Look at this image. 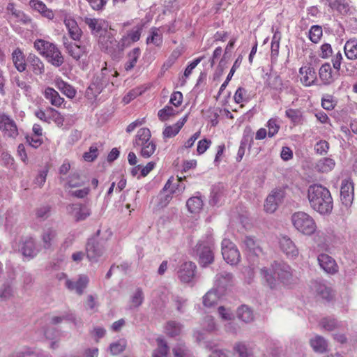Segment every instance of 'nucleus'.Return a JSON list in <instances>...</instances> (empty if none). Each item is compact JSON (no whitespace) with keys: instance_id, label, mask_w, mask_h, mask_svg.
<instances>
[{"instance_id":"f257e3e1","label":"nucleus","mask_w":357,"mask_h":357,"mask_svg":"<svg viewBox=\"0 0 357 357\" xmlns=\"http://www.w3.org/2000/svg\"><path fill=\"white\" fill-rule=\"evenodd\" d=\"M307 199L311 208L320 214H328L333 209L331 192L321 184H312L308 187Z\"/></svg>"},{"instance_id":"f03ea898","label":"nucleus","mask_w":357,"mask_h":357,"mask_svg":"<svg viewBox=\"0 0 357 357\" xmlns=\"http://www.w3.org/2000/svg\"><path fill=\"white\" fill-rule=\"evenodd\" d=\"M260 274L266 285L275 288L278 282L287 284L292 279V270L289 265L284 263H275L270 268H262Z\"/></svg>"},{"instance_id":"7ed1b4c3","label":"nucleus","mask_w":357,"mask_h":357,"mask_svg":"<svg viewBox=\"0 0 357 357\" xmlns=\"http://www.w3.org/2000/svg\"><path fill=\"white\" fill-rule=\"evenodd\" d=\"M132 145L134 148L140 149V155L149 158L156 150V144L151 139V133L149 128H142L135 135Z\"/></svg>"},{"instance_id":"20e7f679","label":"nucleus","mask_w":357,"mask_h":357,"mask_svg":"<svg viewBox=\"0 0 357 357\" xmlns=\"http://www.w3.org/2000/svg\"><path fill=\"white\" fill-rule=\"evenodd\" d=\"M214 241L211 235L203 236L196 245V252L199 257V263L206 267L214 261Z\"/></svg>"},{"instance_id":"39448f33","label":"nucleus","mask_w":357,"mask_h":357,"mask_svg":"<svg viewBox=\"0 0 357 357\" xmlns=\"http://www.w3.org/2000/svg\"><path fill=\"white\" fill-rule=\"evenodd\" d=\"M34 47L53 66L59 67L63 64V57L59 50L53 43L44 40H37L34 43Z\"/></svg>"},{"instance_id":"423d86ee","label":"nucleus","mask_w":357,"mask_h":357,"mask_svg":"<svg viewBox=\"0 0 357 357\" xmlns=\"http://www.w3.org/2000/svg\"><path fill=\"white\" fill-rule=\"evenodd\" d=\"M291 220L295 229L303 235L311 236L317 231L314 220L307 213L296 212L291 215Z\"/></svg>"},{"instance_id":"0eeeda50","label":"nucleus","mask_w":357,"mask_h":357,"mask_svg":"<svg viewBox=\"0 0 357 357\" xmlns=\"http://www.w3.org/2000/svg\"><path fill=\"white\" fill-rule=\"evenodd\" d=\"M92 33L99 38L98 41L103 48L108 50L116 44L114 39V29L109 24H89Z\"/></svg>"},{"instance_id":"6e6552de","label":"nucleus","mask_w":357,"mask_h":357,"mask_svg":"<svg viewBox=\"0 0 357 357\" xmlns=\"http://www.w3.org/2000/svg\"><path fill=\"white\" fill-rule=\"evenodd\" d=\"M185 178V176L183 178L178 177L176 179H174V177H170L167 180L162 188L163 192H168L165 197L164 202L165 205L172 199L173 195L180 196L184 192L186 187L184 183Z\"/></svg>"},{"instance_id":"1a4fd4ad","label":"nucleus","mask_w":357,"mask_h":357,"mask_svg":"<svg viewBox=\"0 0 357 357\" xmlns=\"http://www.w3.org/2000/svg\"><path fill=\"white\" fill-rule=\"evenodd\" d=\"M278 243L280 251L287 258L295 260L298 257L299 250L289 236L285 234L278 236Z\"/></svg>"},{"instance_id":"9d476101","label":"nucleus","mask_w":357,"mask_h":357,"mask_svg":"<svg viewBox=\"0 0 357 357\" xmlns=\"http://www.w3.org/2000/svg\"><path fill=\"white\" fill-rule=\"evenodd\" d=\"M222 255L227 264H237L241 260L240 252L236 245L228 238L222 241Z\"/></svg>"},{"instance_id":"9b49d317","label":"nucleus","mask_w":357,"mask_h":357,"mask_svg":"<svg viewBox=\"0 0 357 357\" xmlns=\"http://www.w3.org/2000/svg\"><path fill=\"white\" fill-rule=\"evenodd\" d=\"M0 131L3 137L13 139L19 135L15 121L5 114H0Z\"/></svg>"},{"instance_id":"f8f14e48","label":"nucleus","mask_w":357,"mask_h":357,"mask_svg":"<svg viewBox=\"0 0 357 357\" xmlns=\"http://www.w3.org/2000/svg\"><path fill=\"white\" fill-rule=\"evenodd\" d=\"M197 266L192 261H185L178 268L177 271L178 278L181 282L190 283L195 276Z\"/></svg>"},{"instance_id":"ddd939ff","label":"nucleus","mask_w":357,"mask_h":357,"mask_svg":"<svg viewBox=\"0 0 357 357\" xmlns=\"http://www.w3.org/2000/svg\"><path fill=\"white\" fill-rule=\"evenodd\" d=\"M284 197V192L280 189L273 190L267 197L264 209L267 213H272L275 212L278 204L282 202Z\"/></svg>"},{"instance_id":"4468645a","label":"nucleus","mask_w":357,"mask_h":357,"mask_svg":"<svg viewBox=\"0 0 357 357\" xmlns=\"http://www.w3.org/2000/svg\"><path fill=\"white\" fill-rule=\"evenodd\" d=\"M340 196L341 200L345 206L351 204L354 196V186L350 179H344L342 181Z\"/></svg>"},{"instance_id":"2eb2a0df","label":"nucleus","mask_w":357,"mask_h":357,"mask_svg":"<svg viewBox=\"0 0 357 357\" xmlns=\"http://www.w3.org/2000/svg\"><path fill=\"white\" fill-rule=\"evenodd\" d=\"M89 282V278L86 275H79L76 282L66 279V287L70 291H75L78 295H82Z\"/></svg>"},{"instance_id":"dca6fc26","label":"nucleus","mask_w":357,"mask_h":357,"mask_svg":"<svg viewBox=\"0 0 357 357\" xmlns=\"http://www.w3.org/2000/svg\"><path fill=\"white\" fill-rule=\"evenodd\" d=\"M104 249L101 245L95 240H90L86 245V254L88 259L91 263L98 261V258L102 255Z\"/></svg>"},{"instance_id":"f3484780","label":"nucleus","mask_w":357,"mask_h":357,"mask_svg":"<svg viewBox=\"0 0 357 357\" xmlns=\"http://www.w3.org/2000/svg\"><path fill=\"white\" fill-rule=\"evenodd\" d=\"M321 268L328 274H335L338 271V266L333 258L327 254H321L317 258Z\"/></svg>"},{"instance_id":"a211bd4d","label":"nucleus","mask_w":357,"mask_h":357,"mask_svg":"<svg viewBox=\"0 0 357 357\" xmlns=\"http://www.w3.org/2000/svg\"><path fill=\"white\" fill-rule=\"evenodd\" d=\"M18 249L21 250L24 257L30 258L35 257L39 251L33 238L31 237H26L22 239V246L21 248L18 246Z\"/></svg>"},{"instance_id":"6ab92c4d","label":"nucleus","mask_w":357,"mask_h":357,"mask_svg":"<svg viewBox=\"0 0 357 357\" xmlns=\"http://www.w3.org/2000/svg\"><path fill=\"white\" fill-rule=\"evenodd\" d=\"M301 81L306 86L312 85L317 80V73L311 66H302L299 69Z\"/></svg>"},{"instance_id":"aec40b11","label":"nucleus","mask_w":357,"mask_h":357,"mask_svg":"<svg viewBox=\"0 0 357 357\" xmlns=\"http://www.w3.org/2000/svg\"><path fill=\"white\" fill-rule=\"evenodd\" d=\"M67 210L74 216L77 221L83 220L91 214V211L87 206L79 204L69 205L67 207Z\"/></svg>"},{"instance_id":"412c9836","label":"nucleus","mask_w":357,"mask_h":357,"mask_svg":"<svg viewBox=\"0 0 357 357\" xmlns=\"http://www.w3.org/2000/svg\"><path fill=\"white\" fill-rule=\"evenodd\" d=\"M57 239L56 231L52 227L44 229L41 234L43 246L45 249H51L56 243Z\"/></svg>"},{"instance_id":"4be33fe9","label":"nucleus","mask_w":357,"mask_h":357,"mask_svg":"<svg viewBox=\"0 0 357 357\" xmlns=\"http://www.w3.org/2000/svg\"><path fill=\"white\" fill-rule=\"evenodd\" d=\"M233 284V275L227 272H222L215 276V285L220 290L227 289Z\"/></svg>"},{"instance_id":"5701e85b","label":"nucleus","mask_w":357,"mask_h":357,"mask_svg":"<svg viewBox=\"0 0 357 357\" xmlns=\"http://www.w3.org/2000/svg\"><path fill=\"white\" fill-rule=\"evenodd\" d=\"M319 76L325 85L332 84L335 79V76L332 73V68L328 63H325L321 66L319 70Z\"/></svg>"},{"instance_id":"b1692460","label":"nucleus","mask_w":357,"mask_h":357,"mask_svg":"<svg viewBox=\"0 0 357 357\" xmlns=\"http://www.w3.org/2000/svg\"><path fill=\"white\" fill-rule=\"evenodd\" d=\"M29 68L35 75H42L45 72V66L43 61L35 54H30L27 58Z\"/></svg>"},{"instance_id":"393cba45","label":"nucleus","mask_w":357,"mask_h":357,"mask_svg":"<svg viewBox=\"0 0 357 357\" xmlns=\"http://www.w3.org/2000/svg\"><path fill=\"white\" fill-rule=\"evenodd\" d=\"M12 60L15 68L20 73L26 68L25 56L20 48H16L12 53Z\"/></svg>"},{"instance_id":"a878e982","label":"nucleus","mask_w":357,"mask_h":357,"mask_svg":"<svg viewBox=\"0 0 357 357\" xmlns=\"http://www.w3.org/2000/svg\"><path fill=\"white\" fill-rule=\"evenodd\" d=\"M187 119L188 116H185L174 125L166 127L162 132L163 137L171 138L176 136L187 121Z\"/></svg>"},{"instance_id":"bb28decb","label":"nucleus","mask_w":357,"mask_h":357,"mask_svg":"<svg viewBox=\"0 0 357 357\" xmlns=\"http://www.w3.org/2000/svg\"><path fill=\"white\" fill-rule=\"evenodd\" d=\"M29 5L33 10L40 13L47 19L52 20L54 18V15L53 11L48 9L43 1L39 0H31Z\"/></svg>"},{"instance_id":"cd10ccee","label":"nucleus","mask_w":357,"mask_h":357,"mask_svg":"<svg viewBox=\"0 0 357 357\" xmlns=\"http://www.w3.org/2000/svg\"><path fill=\"white\" fill-rule=\"evenodd\" d=\"M335 166V162L331 158H323L319 160L314 166L316 171L321 173H328L332 171Z\"/></svg>"},{"instance_id":"c85d7f7f","label":"nucleus","mask_w":357,"mask_h":357,"mask_svg":"<svg viewBox=\"0 0 357 357\" xmlns=\"http://www.w3.org/2000/svg\"><path fill=\"white\" fill-rule=\"evenodd\" d=\"M44 96L52 105L57 107H61L64 102V99L60 96L59 93L51 87L45 89Z\"/></svg>"},{"instance_id":"c756f323","label":"nucleus","mask_w":357,"mask_h":357,"mask_svg":"<svg viewBox=\"0 0 357 357\" xmlns=\"http://www.w3.org/2000/svg\"><path fill=\"white\" fill-rule=\"evenodd\" d=\"M55 86L68 98H73L76 95L75 89L69 84L64 82L61 78L55 79Z\"/></svg>"},{"instance_id":"7c9ffc66","label":"nucleus","mask_w":357,"mask_h":357,"mask_svg":"<svg viewBox=\"0 0 357 357\" xmlns=\"http://www.w3.org/2000/svg\"><path fill=\"white\" fill-rule=\"evenodd\" d=\"M68 53L75 60H79L86 54L85 47L75 43H64Z\"/></svg>"},{"instance_id":"2f4dec72","label":"nucleus","mask_w":357,"mask_h":357,"mask_svg":"<svg viewBox=\"0 0 357 357\" xmlns=\"http://www.w3.org/2000/svg\"><path fill=\"white\" fill-rule=\"evenodd\" d=\"M344 53L350 60L357 59V39L347 40L344 47Z\"/></svg>"},{"instance_id":"473e14b6","label":"nucleus","mask_w":357,"mask_h":357,"mask_svg":"<svg viewBox=\"0 0 357 357\" xmlns=\"http://www.w3.org/2000/svg\"><path fill=\"white\" fill-rule=\"evenodd\" d=\"M140 54L141 50L139 47L134 48L128 54V61L124 66L126 71L131 70L135 66Z\"/></svg>"},{"instance_id":"72a5a7b5","label":"nucleus","mask_w":357,"mask_h":357,"mask_svg":"<svg viewBox=\"0 0 357 357\" xmlns=\"http://www.w3.org/2000/svg\"><path fill=\"white\" fill-rule=\"evenodd\" d=\"M7 10L9 15H10V20H14L21 22H26L27 20L25 19L24 14L20 10H17L15 5L12 3H9L7 6Z\"/></svg>"},{"instance_id":"f704fd0d","label":"nucleus","mask_w":357,"mask_h":357,"mask_svg":"<svg viewBox=\"0 0 357 357\" xmlns=\"http://www.w3.org/2000/svg\"><path fill=\"white\" fill-rule=\"evenodd\" d=\"M156 341L157 348L153 352V357H167L169 352L167 342L161 337H158Z\"/></svg>"},{"instance_id":"c9c22d12","label":"nucleus","mask_w":357,"mask_h":357,"mask_svg":"<svg viewBox=\"0 0 357 357\" xmlns=\"http://www.w3.org/2000/svg\"><path fill=\"white\" fill-rule=\"evenodd\" d=\"M328 6L341 14H346L349 10V4L344 0H327Z\"/></svg>"},{"instance_id":"e433bc0d","label":"nucleus","mask_w":357,"mask_h":357,"mask_svg":"<svg viewBox=\"0 0 357 357\" xmlns=\"http://www.w3.org/2000/svg\"><path fill=\"white\" fill-rule=\"evenodd\" d=\"M310 345L316 352L319 353L325 352L327 348L326 341L319 335L310 340Z\"/></svg>"},{"instance_id":"4c0bfd02","label":"nucleus","mask_w":357,"mask_h":357,"mask_svg":"<svg viewBox=\"0 0 357 357\" xmlns=\"http://www.w3.org/2000/svg\"><path fill=\"white\" fill-rule=\"evenodd\" d=\"M186 206L190 213H198L202 208L203 201L199 197H192L188 199Z\"/></svg>"},{"instance_id":"58836bf2","label":"nucleus","mask_w":357,"mask_h":357,"mask_svg":"<svg viewBox=\"0 0 357 357\" xmlns=\"http://www.w3.org/2000/svg\"><path fill=\"white\" fill-rule=\"evenodd\" d=\"M141 31L142 27L137 26L133 29L122 39L123 45H129L134 42L138 41L140 38Z\"/></svg>"},{"instance_id":"ea45409f","label":"nucleus","mask_w":357,"mask_h":357,"mask_svg":"<svg viewBox=\"0 0 357 357\" xmlns=\"http://www.w3.org/2000/svg\"><path fill=\"white\" fill-rule=\"evenodd\" d=\"M165 329L167 335L174 337L180 334L182 330V325L177 321H169L167 323Z\"/></svg>"},{"instance_id":"a19ab883","label":"nucleus","mask_w":357,"mask_h":357,"mask_svg":"<svg viewBox=\"0 0 357 357\" xmlns=\"http://www.w3.org/2000/svg\"><path fill=\"white\" fill-rule=\"evenodd\" d=\"M266 126L268 129V136L273 137L278 132L280 128V121L278 117H273L267 121Z\"/></svg>"},{"instance_id":"79ce46f5","label":"nucleus","mask_w":357,"mask_h":357,"mask_svg":"<svg viewBox=\"0 0 357 357\" xmlns=\"http://www.w3.org/2000/svg\"><path fill=\"white\" fill-rule=\"evenodd\" d=\"M144 300V295L141 288H137L130 296V308L139 307Z\"/></svg>"},{"instance_id":"37998d69","label":"nucleus","mask_w":357,"mask_h":357,"mask_svg":"<svg viewBox=\"0 0 357 357\" xmlns=\"http://www.w3.org/2000/svg\"><path fill=\"white\" fill-rule=\"evenodd\" d=\"M238 317L243 321L248 323L253 320L254 314L249 307L242 305L238 309Z\"/></svg>"},{"instance_id":"c03bdc74","label":"nucleus","mask_w":357,"mask_h":357,"mask_svg":"<svg viewBox=\"0 0 357 357\" xmlns=\"http://www.w3.org/2000/svg\"><path fill=\"white\" fill-rule=\"evenodd\" d=\"M243 244L246 249L249 250L250 252H252L256 255H258L260 252H261V250L258 245L257 243L252 237H245L243 241Z\"/></svg>"},{"instance_id":"a18cd8bd","label":"nucleus","mask_w":357,"mask_h":357,"mask_svg":"<svg viewBox=\"0 0 357 357\" xmlns=\"http://www.w3.org/2000/svg\"><path fill=\"white\" fill-rule=\"evenodd\" d=\"M40 353L34 349L24 348L20 351H15L7 357H39Z\"/></svg>"},{"instance_id":"49530a36","label":"nucleus","mask_w":357,"mask_h":357,"mask_svg":"<svg viewBox=\"0 0 357 357\" xmlns=\"http://www.w3.org/2000/svg\"><path fill=\"white\" fill-rule=\"evenodd\" d=\"M314 289L321 298L326 300H329L332 298L331 289L325 284L316 282L314 285Z\"/></svg>"},{"instance_id":"de8ad7c7","label":"nucleus","mask_w":357,"mask_h":357,"mask_svg":"<svg viewBox=\"0 0 357 357\" xmlns=\"http://www.w3.org/2000/svg\"><path fill=\"white\" fill-rule=\"evenodd\" d=\"M219 296L217 291L210 290L203 297V303L206 307H211L217 303Z\"/></svg>"},{"instance_id":"09e8293b","label":"nucleus","mask_w":357,"mask_h":357,"mask_svg":"<svg viewBox=\"0 0 357 357\" xmlns=\"http://www.w3.org/2000/svg\"><path fill=\"white\" fill-rule=\"evenodd\" d=\"M126 346V340L125 339H120L110 344L109 350L112 355H118L125 350Z\"/></svg>"},{"instance_id":"8fccbe9b","label":"nucleus","mask_w":357,"mask_h":357,"mask_svg":"<svg viewBox=\"0 0 357 357\" xmlns=\"http://www.w3.org/2000/svg\"><path fill=\"white\" fill-rule=\"evenodd\" d=\"M119 73L116 70H109L104 67L101 70V77L100 79L102 85H106L111 81V77H117Z\"/></svg>"},{"instance_id":"3c124183","label":"nucleus","mask_w":357,"mask_h":357,"mask_svg":"<svg viewBox=\"0 0 357 357\" xmlns=\"http://www.w3.org/2000/svg\"><path fill=\"white\" fill-rule=\"evenodd\" d=\"M162 38L159 29L156 28L151 29V36L147 38L146 43H153L156 46H160L162 44Z\"/></svg>"},{"instance_id":"603ef678","label":"nucleus","mask_w":357,"mask_h":357,"mask_svg":"<svg viewBox=\"0 0 357 357\" xmlns=\"http://www.w3.org/2000/svg\"><path fill=\"white\" fill-rule=\"evenodd\" d=\"M234 350L238 354V357H252V352L250 347L244 343H238L234 347Z\"/></svg>"},{"instance_id":"864d4df0","label":"nucleus","mask_w":357,"mask_h":357,"mask_svg":"<svg viewBox=\"0 0 357 357\" xmlns=\"http://www.w3.org/2000/svg\"><path fill=\"white\" fill-rule=\"evenodd\" d=\"M322 28L319 25H314L311 27L309 31V38L314 43H317L322 36Z\"/></svg>"},{"instance_id":"5fc2aeb1","label":"nucleus","mask_w":357,"mask_h":357,"mask_svg":"<svg viewBox=\"0 0 357 357\" xmlns=\"http://www.w3.org/2000/svg\"><path fill=\"white\" fill-rule=\"evenodd\" d=\"M285 115L294 124H299L302 122V114L298 109H288L285 112Z\"/></svg>"},{"instance_id":"6e6d98bb","label":"nucleus","mask_w":357,"mask_h":357,"mask_svg":"<svg viewBox=\"0 0 357 357\" xmlns=\"http://www.w3.org/2000/svg\"><path fill=\"white\" fill-rule=\"evenodd\" d=\"M84 181L81 178L79 175L77 173L71 174L68 178L66 187L77 188L83 185Z\"/></svg>"},{"instance_id":"4d7b16f0","label":"nucleus","mask_w":357,"mask_h":357,"mask_svg":"<svg viewBox=\"0 0 357 357\" xmlns=\"http://www.w3.org/2000/svg\"><path fill=\"white\" fill-rule=\"evenodd\" d=\"M66 25L71 38L75 40H79L82 32L78 24H66Z\"/></svg>"},{"instance_id":"13d9d810","label":"nucleus","mask_w":357,"mask_h":357,"mask_svg":"<svg viewBox=\"0 0 357 357\" xmlns=\"http://www.w3.org/2000/svg\"><path fill=\"white\" fill-rule=\"evenodd\" d=\"M176 111L170 106H165L163 109L158 111V116L160 121H165L170 116H174Z\"/></svg>"},{"instance_id":"bf43d9fd","label":"nucleus","mask_w":357,"mask_h":357,"mask_svg":"<svg viewBox=\"0 0 357 357\" xmlns=\"http://www.w3.org/2000/svg\"><path fill=\"white\" fill-rule=\"evenodd\" d=\"M234 99L235 102L238 104L248 102L247 90L243 87H238L234 93Z\"/></svg>"},{"instance_id":"052dcab7","label":"nucleus","mask_w":357,"mask_h":357,"mask_svg":"<svg viewBox=\"0 0 357 357\" xmlns=\"http://www.w3.org/2000/svg\"><path fill=\"white\" fill-rule=\"evenodd\" d=\"M172 302L176 310L180 312H183L187 304V300L179 296H173Z\"/></svg>"},{"instance_id":"680f3d73","label":"nucleus","mask_w":357,"mask_h":357,"mask_svg":"<svg viewBox=\"0 0 357 357\" xmlns=\"http://www.w3.org/2000/svg\"><path fill=\"white\" fill-rule=\"evenodd\" d=\"M98 155V147L96 145H92L90 146L89 151L84 153L83 158L86 161L92 162L97 158Z\"/></svg>"},{"instance_id":"e2e57ef3","label":"nucleus","mask_w":357,"mask_h":357,"mask_svg":"<svg viewBox=\"0 0 357 357\" xmlns=\"http://www.w3.org/2000/svg\"><path fill=\"white\" fill-rule=\"evenodd\" d=\"M329 149V144L325 140H320L314 146V150L319 155H325Z\"/></svg>"},{"instance_id":"0e129e2a","label":"nucleus","mask_w":357,"mask_h":357,"mask_svg":"<svg viewBox=\"0 0 357 357\" xmlns=\"http://www.w3.org/2000/svg\"><path fill=\"white\" fill-rule=\"evenodd\" d=\"M142 93V90L139 88H135L130 90L125 96L123 98V102L124 104H128L131 100L136 98L137 96L141 95Z\"/></svg>"},{"instance_id":"69168bd1","label":"nucleus","mask_w":357,"mask_h":357,"mask_svg":"<svg viewBox=\"0 0 357 357\" xmlns=\"http://www.w3.org/2000/svg\"><path fill=\"white\" fill-rule=\"evenodd\" d=\"M13 295L12 287L8 284H4L0 288V298L7 300Z\"/></svg>"},{"instance_id":"338daca9","label":"nucleus","mask_w":357,"mask_h":357,"mask_svg":"<svg viewBox=\"0 0 357 357\" xmlns=\"http://www.w3.org/2000/svg\"><path fill=\"white\" fill-rule=\"evenodd\" d=\"M26 141L33 148L39 147L43 143L42 137L35 135H28Z\"/></svg>"},{"instance_id":"774afa93","label":"nucleus","mask_w":357,"mask_h":357,"mask_svg":"<svg viewBox=\"0 0 357 357\" xmlns=\"http://www.w3.org/2000/svg\"><path fill=\"white\" fill-rule=\"evenodd\" d=\"M173 353L175 357H188L189 356L188 351L183 344H179L173 349Z\"/></svg>"}]
</instances>
